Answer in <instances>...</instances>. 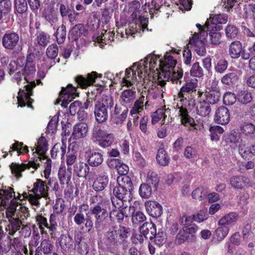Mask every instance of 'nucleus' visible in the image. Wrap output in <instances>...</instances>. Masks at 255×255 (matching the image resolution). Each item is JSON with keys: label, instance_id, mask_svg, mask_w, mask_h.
Returning <instances> with one entry per match:
<instances>
[{"label": "nucleus", "instance_id": "obj_1", "mask_svg": "<svg viewBox=\"0 0 255 255\" xmlns=\"http://www.w3.org/2000/svg\"><path fill=\"white\" fill-rule=\"evenodd\" d=\"M159 56L151 53L144 59L134 63L127 69L125 76L122 80L123 86L129 87L135 82H140L147 76L151 75L153 78L159 79V65L158 64Z\"/></svg>", "mask_w": 255, "mask_h": 255}, {"label": "nucleus", "instance_id": "obj_2", "mask_svg": "<svg viewBox=\"0 0 255 255\" xmlns=\"http://www.w3.org/2000/svg\"><path fill=\"white\" fill-rule=\"evenodd\" d=\"M13 199L7 207L6 211V215L7 218H12L9 219V224L5 227V230L8 232V234L13 235L17 231L19 230L21 225V221L19 218L26 217L25 214L27 212V208L24 206H21L17 201L16 198L20 199L21 196L19 193L16 196L13 189L10 187H4L2 189H0V210H2V208H5L7 205L8 200L13 196Z\"/></svg>", "mask_w": 255, "mask_h": 255}, {"label": "nucleus", "instance_id": "obj_3", "mask_svg": "<svg viewBox=\"0 0 255 255\" xmlns=\"http://www.w3.org/2000/svg\"><path fill=\"white\" fill-rule=\"evenodd\" d=\"M35 59L36 57L34 54H29L27 57L24 68L22 69L23 74L21 75L19 71L14 76V78L18 84L22 79V77H23L24 83H27L24 86L25 90L20 89L18 93L17 97L18 107H22L26 105L28 107H31L32 102V100L30 98L31 90L35 86V84L34 81H31L30 80L33 77L36 72Z\"/></svg>", "mask_w": 255, "mask_h": 255}, {"label": "nucleus", "instance_id": "obj_4", "mask_svg": "<svg viewBox=\"0 0 255 255\" xmlns=\"http://www.w3.org/2000/svg\"><path fill=\"white\" fill-rule=\"evenodd\" d=\"M172 54L166 52L164 59L160 60V86H164L165 82L169 80L177 83L183 77V70L178 67L175 68L177 62Z\"/></svg>", "mask_w": 255, "mask_h": 255}, {"label": "nucleus", "instance_id": "obj_5", "mask_svg": "<svg viewBox=\"0 0 255 255\" xmlns=\"http://www.w3.org/2000/svg\"><path fill=\"white\" fill-rule=\"evenodd\" d=\"M48 187L45 182L41 179H36L33 184V187L28 193H24L23 197L27 198L29 203L36 208L40 205L39 200L42 197L48 196Z\"/></svg>", "mask_w": 255, "mask_h": 255}, {"label": "nucleus", "instance_id": "obj_6", "mask_svg": "<svg viewBox=\"0 0 255 255\" xmlns=\"http://www.w3.org/2000/svg\"><path fill=\"white\" fill-rule=\"evenodd\" d=\"M129 229L123 226H114L109 229L106 234L107 241L113 244H122L128 238Z\"/></svg>", "mask_w": 255, "mask_h": 255}, {"label": "nucleus", "instance_id": "obj_7", "mask_svg": "<svg viewBox=\"0 0 255 255\" xmlns=\"http://www.w3.org/2000/svg\"><path fill=\"white\" fill-rule=\"evenodd\" d=\"M231 148L238 149L239 154L243 158H246L249 154V149L246 145V141L242 138L240 133L234 131L231 132L227 138Z\"/></svg>", "mask_w": 255, "mask_h": 255}, {"label": "nucleus", "instance_id": "obj_8", "mask_svg": "<svg viewBox=\"0 0 255 255\" xmlns=\"http://www.w3.org/2000/svg\"><path fill=\"white\" fill-rule=\"evenodd\" d=\"M92 134L93 138L96 139L99 145L102 147L111 146L115 140L113 134L102 129L99 126L94 127Z\"/></svg>", "mask_w": 255, "mask_h": 255}, {"label": "nucleus", "instance_id": "obj_9", "mask_svg": "<svg viewBox=\"0 0 255 255\" xmlns=\"http://www.w3.org/2000/svg\"><path fill=\"white\" fill-rule=\"evenodd\" d=\"M107 202L103 201L91 208V213L94 216L96 229L100 228L109 216L107 211Z\"/></svg>", "mask_w": 255, "mask_h": 255}, {"label": "nucleus", "instance_id": "obj_10", "mask_svg": "<svg viewBox=\"0 0 255 255\" xmlns=\"http://www.w3.org/2000/svg\"><path fill=\"white\" fill-rule=\"evenodd\" d=\"M203 37L200 36L198 33H195L190 38L189 45L195 52L199 56H204L206 52L205 44Z\"/></svg>", "mask_w": 255, "mask_h": 255}, {"label": "nucleus", "instance_id": "obj_11", "mask_svg": "<svg viewBox=\"0 0 255 255\" xmlns=\"http://www.w3.org/2000/svg\"><path fill=\"white\" fill-rule=\"evenodd\" d=\"M39 163L36 160V161H30L27 164H18L12 163L10 165L12 173L17 177H21V172L26 169H30V168L34 169L31 171L33 173L34 170L39 166Z\"/></svg>", "mask_w": 255, "mask_h": 255}, {"label": "nucleus", "instance_id": "obj_12", "mask_svg": "<svg viewBox=\"0 0 255 255\" xmlns=\"http://www.w3.org/2000/svg\"><path fill=\"white\" fill-rule=\"evenodd\" d=\"M230 184L234 188L242 189L253 186L254 183L248 177L234 176L230 178Z\"/></svg>", "mask_w": 255, "mask_h": 255}, {"label": "nucleus", "instance_id": "obj_13", "mask_svg": "<svg viewBox=\"0 0 255 255\" xmlns=\"http://www.w3.org/2000/svg\"><path fill=\"white\" fill-rule=\"evenodd\" d=\"M228 21V16L225 14H219L211 16L209 19L207 20L206 26L207 30H210L212 28H215L216 31H219L221 27L218 24L226 23Z\"/></svg>", "mask_w": 255, "mask_h": 255}, {"label": "nucleus", "instance_id": "obj_14", "mask_svg": "<svg viewBox=\"0 0 255 255\" xmlns=\"http://www.w3.org/2000/svg\"><path fill=\"white\" fill-rule=\"evenodd\" d=\"M230 120V115L227 108L221 106L216 110L214 116V121L216 123L225 125L229 123Z\"/></svg>", "mask_w": 255, "mask_h": 255}, {"label": "nucleus", "instance_id": "obj_15", "mask_svg": "<svg viewBox=\"0 0 255 255\" xmlns=\"http://www.w3.org/2000/svg\"><path fill=\"white\" fill-rule=\"evenodd\" d=\"M98 77L102 78V75L96 72H92L88 74L86 77L82 76H77L76 78V81L81 87L85 88L92 85Z\"/></svg>", "mask_w": 255, "mask_h": 255}, {"label": "nucleus", "instance_id": "obj_16", "mask_svg": "<svg viewBox=\"0 0 255 255\" xmlns=\"http://www.w3.org/2000/svg\"><path fill=\"white\" fill-rule=\"evenodd\" d=\"M130 190L117 185L114 188L113 193L115 196L121 200L123 203L124 202H129L132 199Z\"/></svg>", "mask_w": 255, "mask_h": 255}, {"label": "nucleus", "instance_id": "obj_17", "mask_svg": "<svg viewBox=\"0 0 255 255\" xmlns=\"http://www.w3.org/2000/svg\"><path fill=\"white\" fill-rule=\"evenodd\" d=\"M115 34L111 31H105L104 33L102 32L100 34L95 35L93 37V41L96 44L99 45L103 47L104 45L110 44L114 40Z\"/></svg>", "mask_w": 255, "mask_h": 255}, {"label": "nucleus", "instance_id": "obj_18", "mask_svg": "<svg viewBox=\"0 0 255 255\" xmlns=\"http://www.w3.org/2000/svg\"><path fill=\"white\" fill-rule=\"evenodd\" d=\"M19 40V36L15 33H5L2 38V45L6 49H12L17 44Z\"/></svg>", "mask_w": 255, "mask_h": 255}, {"label": "nucleus", "instance_id": "obj_19", "mask_svg": "<svg viewBox=\"0 0 255 255\" xmlns=\"http://www.w3.org/2000/svg\"><path fill=\"white\" fill-rule=\"evenodd\" d=\"M88 130V126L86 124L78 123L73 127L71 137L75 139L84 138L87 136Z\"/></svg>", "mask_w": 255, "mask_h": 255}, {"label": "nucleus", "instance_id": "obj_20", "mask_svg": "<svg viewBox=\"0 0 255 255\" xmlns=\"http://www.w3.org/2000/svg\"><path fill=\"white\" fill-rule=\"evenodd\" d=\"M199 98L205 99L209 104L214 105L217 103L220 99V92L206 91L205 92L199 91Z\"/></svg>", "mask_w": 255, "mask_h": 255}, {"label": "nucleus", "instance_id": "obj_21", "mask_svg": "<svg viewBox=\"0 0 255 255\" xmlns=\"http://www.w3.org/2000/svg\"><path fill=\"white\" fill-rule=\"evenodd\" d=\"M239 215L236 212H230L222 217L218 221L219 225H224L227 226L234 225L239 219Z\"/></svg>", "mask_w": 255, "mask_h": 255}, {"label": "nucleus", "instance_id": "obj_22", "mask_svg": "<svg viewBox=\"0 0 255 255\" xmlns=\"http://www.w3.org/2000/svg\"><path fill=\"white\" fill-rule=\"evenodd\" d=\"M74 221L78 226L81 225L85 222V227L88 229V232H90L93 228V223L91 218L87 216L85 218L84 214L82 213L76 214L74 218Z\"/></svg>", "mask_w": 255, "mask_h": 255}, {"label": "nucleus", "instance_id": "obj_23", "mask_svg": "<svg viewBox=\"0 0 255 255\" xmlns=\"http://www.w3.org/2000/svg\"><path fill=\"white\" fill-rule=\"evenodd\" d=\"M179 114L181 118L182 124L185 126H190L191 128L190 130L196 129L194 127L196 126L194 120L189 116L187 110L183 107L179 108Z\"/></svg>", "mask_w": 255, "mask_h": 255}, {"label": "nucleus", "instance_id": "obj_24", "mask_svg": "<svg viewBox=\"0 0 255 255\" xmlns=\"http://www.w3.org/2000/svg\"><path fill=\"white\" fill-rule=\"evenodd\" d=\"M109 178L108 175L103 174L99 175L94 181L93 188L96 191H103L108 185Z\"/></svg>", "mask_w": 255, "mask_h": 255}, {"label": "nucleus", "instance_id": "obj_25", "mask_svg": "<svg viewBox=\"0 0 255 255\" xmlns=\"http://www.w3.org/2000/svg\"><path fill=\"white\" fill-rule=\"evenodd\" d=\"M199 98V102L196 107L197 114L201 117H206L211 112L210 104L202 98Z\"/></svg>", "mask_w": 255, "mask_h": 255}, {"label": "nucleus", "instance_id": "obj_26", "mask_svg": "<svg viewBox=\"0 0 255 255\" xmlns=\"http://www.w3.org/2000/svg\"><path fill=\"white\" fill-rule=\"evenodd\" d=\"M94 114L96 121L99 123L105 122L108 118L107 110L103 108L102 105H98L95 104Z\"/></svg>", "mask_w": 255, "mask_h": 255}, {"label": "nucleus", "instance_id": "obj_27", "mask_svg": "<svg viewBox=\"0 0 255 255\" xmlns=\"http://www.w3.org/2000/svg\"><path fill=\"white\" fill-rule=\"evenodd\" d=\"M197 80L196 79H191L186 82V83L183 86L178 93L179 98H181L180 101L184 98L185 93L194 91L197 87Z\"/></svg>", "mask_w": 255, "mask_h": 255}, {"label": "nucleus", "instance_id": "obj_28", "mask_svg": "<svg viewBox=\"0 0 255 255\" xmlns=\"http://www.w3.org/2000/svg\"><path fill=\"white\" fill-rule=\"evenodd\" d=\"M48 150V144L46 139L41 136L37 141L35 152L38 154L40 160L45 159V153Z\"/></svg>", "mask_w": 255, "mask_h": 255}, {"label": "nucleus", "instance_id": "obj_29", "mask_svg": "<svg viewBox=\"0 0 255 255\" xmlns=\"http://www.w3.org/2000/svg\"><path fill=\"white\" fill-rule=\"evenodd\" d=\"M243 51L242 43L239 41H235L231 43L229 46V52L231 58H238Z\"/></svg>", "mask_w": 255, "mask_h": 255}, {"label": "nucleus", "instance_id": "obj_30", "mask_svg": "<svg viewBox=\"0 0 255 255\" xmlns=\"http://www.w3.org/2000/svg\"><path fill=\"white\" fill-rule=\"evenodd\" d=\"M112 202L116 209H113L110 213V217L112 220H117L118 222L123 221L125 217H127L123 210L120 209L121 205L116 206L115 201L112 200Z\"/></svg>", "mask_w": 255, "mask_h": 255}, {"label": "nucleus", "instance_id": "obj_31", "mask_svg": "<svg viewBox=\"0 0 255 255\" xmlns=\"http://www.w3.org/2000/svg\"><path fill=\"white\" fill-rule=\"evenodd\" d=\"M129 211L132 212L131 221L133 225H138L145 221L146 218L143 212L139 211H135L134 206H130Z\"/></svg>", "mask_w": 255, "mask_h": 255}, {"label": "nucleus", "instance_id": "obj_32", "mask_svg": "<svg viewBox=\"0 0 255 255\" xmlns=\"http://www.w3.org/2000/svg\"><path fill=\"white\" fill-rule=\"evenodd\" d=\"M135 98V91L134 89L124 90L121 95V103L123 105L131 103Z\"/></svg>", "mask_w": 255, "mask_h": 255}, {"label": "nucleus", "instance_id": "obj_33", "mask_svg": "<svg viewBox=\"0 0 255 255\" xmlns=\"http://www.w3.org/2000/svg\"><path fill=\"white\" fill-rule=\"evenodd\" d=\"M75 173L80 177H86L89 171V167L83 162L76 163L74 167Z\"/></svg>", "mask_w": 255, "mask_h": 255}, {"label": "nucleus", "instance_id": "obj_34", "mask_svg": "<svg viewBox=\"0 0 255 255\" xmlns=\"http://www.w3.org/2000/svg\"><path fill=\"white\" fill-rule=\"evenodd\" d=\"M239 75L237 72L234 71L225 75L221 79L224 85H231L235 84L238 81Z\"/></svg>", "mask_w": 255, "mask_h": 255}, {"label": "nucleus", "instance_id": "obj_35", "mask_svg": "<svg viewBox=\"0 0 255 255\" xmlns=\"http://www.w3.org/2000/svg\"><path fill=\"white\" fill-rule=\"evenodd\" d=\"M207 31H209L208 42L215 46L219 45L221 42V33L219 31H216L215 28H212Z\"/></svg>", "mask_w": 255, "mask_h": 255}, {"label": "nucleus", "instance_id": "obj_36", "mask_svg": "<svg viewBox=\"0 0 255 255\" xmlns=\"http://www.w3.org/2000/svg\"><path fill=\"white\" fill-rule=\"evenodd\" d=\"M210 133V138L212 141H217L220 137L224 132V128L219 126H211L209 129Z\"/></svg>", "mask_w": 255, "mask_h": 255}, {"label": "nucleus", "instance_id": "obj_37", "mask_svg": "<svg viewBox=\"0 0 255 255\" xmlns=\"http://www.w3.org/2000/svg\"><path fill=\"white\" fill-rule=\"evenodd\" d=\"M60 95L70 99L69 101H72L78 96V93L75 88L73 87L72 85L69 84L66 88H62Z\"/></svg>", "mask_w": 255, "mask_h": 255}, {"label": "nucleus", "instance_id": "obj_38", "mask_svg": "<svg viewBox=\"0 0 255 255\" xmlns=\"http://www.w3.org/2000/svg\"><path fill=\"white\" fill-rule=\"evenodd\" d=\"M140 24H138V21L133 19V21L129 23L128 27L125 29V33L127 36L129 35L134 36V34L140 32Z\"/></svg>", "mask_w": 255, "mask_h": 255}, {"label": "nucleus", "instance_id": "obj_39", "mask_svg": "<svg viewBox=\"0 0 255 255\" xmlns=\"http://www.w3.org/2000/svg\"><path fill=\"white\" fill-rule=\"evenodd\" d=\"M184 218H185L186 222H190L193 220L201 223L208 218V215L206 211L200 210L196 215H194L192 217L184 216L182 219L183 220Z\"/></svg>", "mask_w": 255, "mask_h": 255}, {"label": "nucleus", "instance_id": "obj_40", "mask_svg": "<svg viewBox=\"0 0 255 255\" xmlns=\"http://www.w3.org/2000/svg\"><path fill=\"white\" fill-rule=\"evenodd\" d=\"M66 151V145L62 143H57L54 145L51 150V156L53 158H56L59 156L62 158Z\"/></svg>", "mask_w": 255, "mask_h": 255}, {"label": "nucleus", "instance_id": "obj_41", "mask_svg": "<svg viewBox=\"0 0 255 255\" xmlns=\"http://www.w3.org/2000/svg\"><path fill=\"white\" fill-rule=\"evenodd\" d=\"M71 173L65 166L61 167L58 172V178L61 184L68 183L70 180Z\"/></svg>", "mask_w": 255, "mask_h": 255}, {"label": "nucleus", "instance_id": "obj_42", "mask_svg": "<svg viewBox=\"0 0 255 255\" xmlns=\"http://www.w3.org/2000/svg\"><path fill=\"white\" fill-rule=\"evenodd\" d=\"M146 93L143 94L141 97L137 100L130 111V113L131 115L137 114L143 111L144 102L145 101V96Z\"/></svg>", "mask_w": 255, "mask_h": 255}, {"label": "nucleus", "instance_id": "obj_43", "mask_svg": "<svg viewBox=\"0 0 255 255\" xmlns=\"http://www.w3.org/2000/svg\"><path fill=\"white\" fill-rule=\"evenodd\" d=\"M215 231V238L219 241L223 240L228 234L230 231V228L224 225H220Z\"/></svg>", "mask_w": 255, "mask_h": 255}, {"label": "nucleus", "instance_id": "obj_44", "mask_svg": "<svg viewBox=\"0 0 255 255\" xmlns=\"http://www.w3.org/2000/svg\"><path fill=\"white\" fill-rule=\"evenodd\" d=\"M110 162L115 164L118 172L121 176L127 175L128 173L129 168L127 164L117 159H113Z\"/></svg>", "mask_w": 255, "mask_h": 255}, {"label": "nucleus", "instance_id": "obj_45", "mask_svg": "<svg viewBox=\"0 0 255 255\" xmlns=\"http://www.w3.org/2000/svg\"><path fill=\"white\" fill-rule=\"evenodd\" d=\"M103 161V155L99 152L93 153L89 158L88 162L90 166L96 167Z\"/></svg>", "mask_w": 255, "mask_h": 255}, {"label": "nucleus", "instance_id": "obj_46", "mask_svg": "<svg viewBox=\"0 0 255 255\" xmlns=\"http://www.w3.org/2000/svg\"><path fill=\"white\" fill-rule=\"evenodd\" d=\"M118 186L131 189L132 185L130 178L127 175H121L117 178Z\"/></svg>", "mask_w": 255, "mask_h": 255}, {"label": "nucleus", "instance_id": "obj_47", "mask_svg": "<svg viewBox=\"0 0 255 255\" xmlns=\"http://www.w3.org/2000/svg\"><path fill=\"white\" fill-rule=\"evenodd\" d=\"M242 132L246 135L255 137V126L250 123H245L241 127Z\"/></svg>", "mask_w": 255, "mask_h": 255}, {"label": "nucleus", "instance_id": "obj_48", "mask_svg": "<svg viewBox=\"0 0 255 255\" xmlns=\"http://www.w3.org/2000/svg\"><path fill=\"white\" fill-rule=\"evenodd\" d=\"M44 17L46 20L53 25L57 21V15L54 10L48 8L45 10L44 13Z\"/></svg>", "mask_w": 255, "mask_h": 255}, {"label": "nucleus", "instance_id": "obj_49", "mask_svg": "<svg viewBox=\"0 0 255 255\" xmlns=\"http://www.w3.org/2000/svg\"><path fill=\"white\" fill-rule=\"evenodd\" d=\"M238 100L241 103L246 104L251 102L252 96L251 93L248 91H241L238 94Z\"/></svg>", "mask_w": 255, "mask_h": 255}, {"label": "nucleus", "instance_id": "obj_50", "mask_svg": "<svg viewBox=\"0 0 255 255\" xmlns=\"http://www.w3.org/2000/svg\"><path fill=\"white\" fill-rule=\"evenodd\" d=\"M98 105H102L103 108L107 110L108 108H111L114 106L113 98L110 96H103L100 101L96 102Z\"/></svg>", "mask_w": 255, "mask_h": 255}, {"label": "nucleus", "instance_id": "obj_51", "mask_svg": "<svg viewBox=\"0 0 255 255\" xmlns=\"http://www.w3.org/2000/svg\"><path fill=\"white\" fill-rule=\"evenodd\" d=\"M146 210L151 216L157 217L159 216V204L156 201L150 202L149 206L146 208Z\"/></svg>", "mask_w": 255, "mask_h": 255}, {"label": "nucleus", "instance_id": "obj_52", "mask_svg": "<svg viewBox=\"0 0 255 255\" xmlns=\"http://www.w3.org/2000/svg\"><path fill=\"white\" fill-rule=\"evenodd\" d=\"M56 36L58 44H62L64 42L66 37V30L65 25H62L58 27Z\"/></svg>", "mask_w": 255, "mask_h": 255}, {"label": "nucleus", "instance_id": "obj_53", "mask_svg": "<svg viewBox=\"0 0 255 255\" xmlns=\"http://www.w3.org/2000/svg\"><path fill=\"white\" fill-rule=\"evenodd\" d=\"M83 30L84 28L82 25H76L71 30L70 35L74 40H76L82 34Z\"/></svg>", "mask_w": 255, "mask_h": 255}, {"label": "nucleus", "instance_id": "obj_54", "mask_svg": "<svg viewBox=\"0 0 255 255\" xmlns=\"http://www.w3.org/2000/svg\"><path fill=\"white\" fill-rule=\"evenodd\" d=\"M140 4L139 1L135 0L129 4V11L132 12L131 17L135 18L138 13H140V10H137L140 8Z\"/></svg>", "mask_w": 255, "mask_h": 255}, {"label": "nucleus", "instance_id": "obj_55", "mask_svg": "<svg viewBox=\"0 0 255 255\" xmlns=\"http://www.w3.org/2000/svg\"><path fill=\"white\" fill-rule=\"evenodd\" d=\"M12 151H17L18 154L26 153L28 151L27 146H23V143L21 142H16L10 147L9 151L11 153Z\"/></svg>", "mask_w": 255, "mask_h": 255}, {"label": "nucleus", "instance_id": "obj_56", "mask_svg": "<svg viewBox=\"0 0 255 255\" xmlns=\"http://www.w3.org/2000/svg\"><path fill=\"white\" fill-rule=\"evenodd\" d=\"M207 196V192L205 191L203 187H199L195 189L192 193L193 198L198 199L200 201L203 200Z\"/></svg>", "mask_w": 255, "mask_h": 255}, {"label": "nucleus", "instance_id": "obj_57", "mask_svg": "<svg viewBox=\"0 0 255 255\" xmlns=\"http://www.w3.org/2000/svg\"><path fill=\"white\" fill-rule=\"evenodd\" d=\"M237 101L236 95L230 92H227L225 93L223 97L224 103L226 105H232Z\"/></svg>", "mask_w": 255, "mask_h": 255}, {"label": "nucleus", "instance_id": "obj_58", "mask_svg": "<svg viewBox=\"0 0 255 255\" xmlns=\"http://www.w3.org/2000/svg\"><path fill=\"white\" fill-rule=\"evenodd\" d=\"M139 193L142 198H148L151 195V190L148 185L142 184L140 186Z\"/></svg>", "mask_w": 255, "mask_h": 255}, {"label": "nucleus", "instance_id": "obj_59", "mask_svg": "<svg viewBox=\"0 0 255 255\" xmlns=\"http://www.w3.org/2000/svg\"><path fill=\"white\" fill-rule=\"evenodd\" d=\"M190 74L192 76L196 77H200L203 75L202 68L200 66L199 62H195L193 65L190 70Z\"/></svg>", "mask_w": 255, "mask_h": 255}, {"label": "nucleus", "instance_id": "obj_60", "mask_svg": "<svg viewBox=\"0 0 255 255\" xmlns=\"http://www.w3.org/2000/svg\"><path fill=\"white\" fill-rule=\"evenodd\" d=\"M15 7L19 13H23L27 9V4L25 0H15Z\"/></svg>", "mask_w": 255, "mask_h": 255}, {"label": "nucleus", "instance_id": "obj_61", "mask_svg": "<svg viewBox=\"0 0 255 255\" xmlns=\"http://www.w3.org/2000/svg\"><path fill=\"white\" fill-rule=\"evenodd\" d=\"M11 3L9 0H1L0 1V12L2 14H6L10 10Z\"/></svg>", "mask_w": 255, "mask_h": 255}, {"label": "nucleus", "instance_id": "obj_62", "mask_svg": "<svg viewBox=\"0 0 255 255\" xmlns=\"http://www.w3.org/2000/svg\"><path fill=\"white\" fill-rule=\"evenodd\" d=\"M128 112V109L127 108H125L122 111V114L121 115L118 116H114V117H113L114 122L117 125L122 124L127 117Z\"/></svg>", "mask_w": 255, "mask_h": 255}, {"label": "nucleus", "instance_id": "obj_63", "mask_svg": "<svg viewBox=\"0 0 255 255\" xmlns=\"http://www.w3.org/2000/svg\"><path fill=\"white\" fill-rule=\"evenodd\" d=\"M58 53V49L56 45H50L47 48L46 54L47 56L51 59L55 58L57 56Z\"/></svg>", "mask_w": 255, "mask_h": 255}, {"label": "nucleus", "instance_id": "obj_64", "mask_svg": "<svg viewBox=\"0 0 255 255\" xmlns=\"http://www.w3.org/2000/svg\"><path fill=\"white\" fill-rule=\"evenodd\" d=\"M228 67V62L224 59H220L215 66L216 71L220 73H223Z\"/></svg>", "mask_w": 255, "mask_h": 255}]
</instances>
